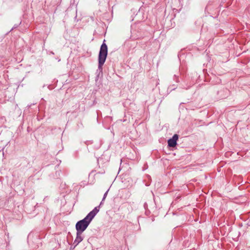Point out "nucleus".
I'll list each match as a JSON object with an SVG mask.
<instances>
[{
  "label": "nucleus",
  "mask_w": 250,
  "mask_h": 250,
  "mask_svg": "<svg viewBox=\"0 0 250 250\" xmlns=\"http://www.w3.org/2000/svg\"><path fill=\"white\" fill-rule=\"evenodd\" d=\"M178 135L174 134L171 138L168 140V146L169 147H175L177 145V141L178 139Z\"/></svg>",
  "instance_id": "3"
},
{
  "label": "nucleus",
  "mask_w": 250,
  "mask_h": 250,
  "mask_svg": "<svg viewBox=\"0 0 250 250\" xmlns=\"http://www.w3.org/2000/svg\"><path fill=\"white\" fill-rule=\"evenodd\" d=\"M173 79H174V81H176V83H179V80L178 76H176V75H174Z\"/></svg>",
  "instance_id": "7"
},
{
  "label": "nucleus",
  "mask_w": 250,
  "mask_h": 250,
  "mask_svg": "<svg viewBox=\"0 0 250 250\" xmlns=\"http://www.w3.org/2000/svg\"><path fill=\"white\" fill-rule=\"evenodd\" d=\"M104 40L103 43L101 46L100 50L98 56V69L102 71L103 65L104 64L107 55V46L104 42Z\"/></svg>",
  "instance_id": "2"
},
{
  "label": "nucleus",
  "mask_w": 250,
  "mask_h": 250,
  "mask_svg": "<svg viewBox=\"0 0 250 250\" xmlns=\"http://www.w3.org/2000/svg\"><path fill=\"white\" fill-rule=\"evenodd\" d=\"M82 233L77 231V236L75 240L74 241L73 244L75 245L74 247L77 246L81 242L83 239V237L82 236Z\"/></svg>",
  "instance_id": "4"
},
{
  "label": "nucleus",
  "mask_w": 250,
  "mask_h": 250,
  "mask_svg": "<svg viewBox=\"0 0 250 250\" xmlns=\"http://www.w3.org/2000/svg\"><path fill=\"white\" fill-rule=\"evenodd\" d=\"M177 88V86L175 84L170 85L168 87V90L171 91L175 90Z\"/></svg>",
  "instance_id": "5"
},
{
  "label": "nucleus",
  "mask_w": 250,
  "mask_h": 250,
  "mask_svg": "<svg viewBox=\"0 0 250 250\" xmlns=\"http://www.w3.org/2000/svg\"><path fill=\"white\" fill-rule=\"evenodd\" d=\"M109 189H108V190H107L105 192V193L104 194V196H103V199H102V202H101L100 205H101V204H102L103 201H104V199H105V198L106 197L107 195V193H108V191H109Z\"/></svg>",
  "instance_id": "6"
},
{
  "label": "nucleus",
  "mask_w": 250,
  "mask_h": 250,
  "mask_svg": "<svg viewBox=\"0 0 250 250\" xmlns=\"http://www.w3.org/2000/svg\"><path fill=\"white\" fill-rule=\"evenodd\" d=\"M18 26V25H15V26L12 28V30H13L14 28H17Z\"/></svg>",
  "instance_id": "8"
},
{
  "label": "nucleus",
  "mask_w": 250,
  "mask_h": 250,
  "mask_svg": "<svg viewBox=\"0 0 250 250\" xmlns=\"http://www.w3.org/2000/svg\"><path fill=\"white\" fill-rule=\"evenodd\" d=\"M99 207H95L82 220L79 221L76 224L77 231L83 233L88 227L90 222L99 212Z\"/></svg>",
  "instance_id": "1"
},
{
  "label": "nucleus",
  "mask_w": 250,
  "mask_h": 250,
  "mask_svg": "<svg viewBox=\"0 0 250 250\" xmlns=\"http://www.w3.org/2000/svg\"><path fill=\"white\" fill-rule=\"evenodd\" d=\"M51 53L54 54V53L53 52H51Z\"/></svg>",
  "instance_id": "9"
}]
</instances>
